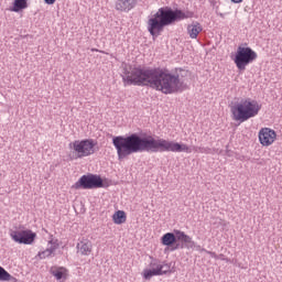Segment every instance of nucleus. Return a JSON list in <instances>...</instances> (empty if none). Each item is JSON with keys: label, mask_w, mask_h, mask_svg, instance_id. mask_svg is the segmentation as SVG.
<instances>
[{"label": "nucleus", "mask_w": 282, "mask_h": 282, "mask_svg": "<svg viewBox=\"0 0 282 282\" xmlns=\"http://www.w3.org/2000/svg\"><path fill=\"white\" fill-rule=\"evenodd\" d=\"M112 221L117 226L126 224L127 223V213L124 210L115 212V214L112 215Z\"/></svg>", "instance_id": "dca6fc26"}, {"label": "nucleus", "mask_w": 282, "mask_h": 282, "mask_svg": "<svg viewBox=\"0 0 282 282\" xmlns=\"http://www.w3.org/2000/svg\"><path fill=\"white\" fill-rule=\"evenodd\" d=\"M9 235L15 243L32 246L36 241V232L31 229L14 230L10 229Z\"/></svg>", "instance_id": "1a4fd4ad"}, {"label": "nucleus", "mask_w": 282, "mask_h": 282, "mask_svg": "<svg viewBox=\"0 0 282 282\" xmlns=\"http://www.w3.org/2000/svg\"><path fill=\"white\" fill-rule=\"evenodd\" d=\"M37 257H40V259H46V257H52V256L50 254V251L46 249L42 252H39Z\"/></svg>", "instance_id": "aec40b11"}, {"label": "nucleus", "mask_w": 282, "mask_h": 282, "mask_svg": "<svg viewBox=\"0 0 282 282\" xmlns=\"http://www.w3.org/2000/svg\"><path fill=\"white\" fill-rule=\"evenodd\" d=\"M218 259H220L221 261H226L227 263L230 261V259L226 258L224 253L218 254Z\"/></svg>", "instance_id": "b1692460"}, {"label": "nucleus", "mask_w": 282, "mask_h": 282, "mask_svg": "<svg viewBox=\"0 0 282 282\" xmlns=\"http://www.w3.org/2000/svg\"><path fill=\"white\" fill-rule=\"evenodd\" d=\"M44 3H46V6H54L56 0H44Z\"/></svg>", "instance_id": "393cba45"}, {"label": "nucleus", "mask_w": 282, "mask_h": 282, "mask_svg": "<svg viewBox=\"0 0 282 282\" xmlns=\"http://www.w3.org/2000/svg\"><path fill=\"white\" fill-rule=\"evenodd\" d=\"M48 252H50V254L52 256V254H54V252L56 251V248H54V247H51V248H48V249H46Z\"/></svg>", "instance_id": "a878e982"}, {"label": "nucleus", "mask_w": 282, "mask_h": 282, "mask_svg": "<svg viewBox=\"0 0 282 282\" xmlns=\"http://www.w3.org/2000/svg\"><path fill=\"white\" fill-rule=\"evenodd\" d=\"M138 6V0H117L115 8L118 12H131Z\"/></svg>", "instance_id": "f8f14e48"}, {"label": "nucleus", "mask_w": 282, "mask_h": 282, "mask_svg": "<svg viewBox=\"0 0 282 282\" xmlns=\"http://www.w3.org/2000/svg\"><path fill=\"white\" fill-rule=\"evenodd\" d=\"M50 273L55 276L56 281H67V269L65 267H52Z\"/></svg>", "instance_id": "ddd939ff"}, {"label": "nucleus", "mask_w": 282, "mask_h": 282, "mask_svg": "<svg viewBox=\"0 0 282 282\" xmlns=\"http://www.w3.org/2000/svg\"><path fill=\"white\" fill-rule=\"evenodd\" d=\"M98 142L94 139H83L76 140L69 143V149L75 151V154L70 156L72 160H78L83 158H89V155H94L96 151H99V148H96Z\"/></svg>", "instance_id": "0eeeda50"}, {"label": "nucleus", "mask_w": 282, "mask_h": 282, "mask_svg": "<svg viewBox=\"0 0 282 282\" xmlns=\"http://www.w3.org/2000/svg\"><path fill=\"white\" fill-rule=\"evenodd\" d=\"M163 270H166V268H170L169 264L163 265Z\"/></svg>", "instance_id": "cd10ccee"}, {"label": "nucleus", "mask_w": 282, "mask_h": 282, "mask_svg": "<svg viewBox=\"0 0 282 282\" xmlns=\"http://www.w3.org/2000/svg\"><path fill=\"white\" fill-rule=\"evenodd\" d=\"M112 144L117 151L118 160H127L133 153H191V148L184 143L153 138V135L142 137L138 132L129 135H118L112 138Z\"/></svg>", "instance_id": "f257e3e1"}, {"label": "nucleus", "mask_w": 282, "mask_h": 282, "mask_svg": "<svg viewBox=\"0 0 282 282\" xmlns=\"http://www.w3.org/2000/svg\"><path fill=\"white\" fill-rule=\"evenodd\" d=\"M194 17L195 12L193 11L162 7L148 20V32L153 39H158L164 32V28L175 25L180 21L193 19Z\"/></svg>", "instance_id": "7ed1b4c3"}, {"label": "nucleus", "mask_w": 282, "mask_h": 282, "mask_svg": "<svg viewBox=\"0 0 282 282\" xmlns=\"http://www.w3.org/2000/svg\"><path fill=\"white\" fill-rule=\"evenodd\" d=\"M199 153H210V148H198Z\"/></svg>", "instance_id": "5701e85b"}, {"label": "nucleus", "mask_w": 282, "mask_h": 282, "mask_svg": "<svg viewBox=\"0 0 282 282\" xmlns=\"http://www.w3.org/2000/svg\"><path fill=\"white\" fill-rule=\"evenodd\" d=\"M28 9V0H13V6L10 9L11 12H23Z\"/></svg>", "instance_id": "f3484780"}, {"label": "nucleus", "mask_w": 282, "mask_h": 282, "mask_svg": "<svg viewBox=\"0 0 282 282\" xmlns=\"http://www.w3.org/2000/svg\"><path fill=\"white\" fill-rule=\"evenodd\" d=\"M203 30H204V28L197 21H194L187 25V33L189 34V39H197V36H199V33Z\"/></svg>", "instance_id": "4468645a"}, {"label": "nucleus", "mask_w": 282, "mask_h": 282, "mask_svg": "<svg viewBox=\"0 0 282 282\" xmlns=\"http://www.w3.org/2000/svg\"><path fill=\"white\" fill-rule=\"evenodd\" d=\"M0 281L18 282L17 278L12 276L3 267L0 265Z\"/></svg>", "instance_id": "a211bd4d"}, {"label": "nucleus", "mask_w": 282, "mask_h": 282, "mask_svg": "<svg viewBox=\"0 0 282 282\" xmlns=\"http://www.w3.org/2000/svg\"><path fill=\"white\" fill-rule=\"evenodd\" d=\"M111 186V180L102 178L98 174H84L79 180L73 185L76 191H94L96 188H109Z\"/></svg>", "instance_id": "423d86ee"}, {"label": "nucleus", "mask_w": 282, "mask_h": 282, "mask_svg": "<svg viewBox=\"0 0 282 282\" xmlns=\"http://www.w3.org/2000/svg\"><path fill=\"white\" fill-rule=\"evenodd\" d=\"M243 0H231V3H242Z\"/></svg>", "instance_id": "bb28decb"}, {"label": "nucleus", "mask_w": 282, "mask_h": 282, "mask_svg": "<svg viewBox=\"0 0 282 282\" xmlns=\"http://www.w3.org/2000/svg\"><path fill=\"white\" fill-rule=\"evenodd\" d=\"M172 72L174 73V76H178V80L181 83H184V78H186V76H188V70H186L184 68H175Z\"/></svg>", "instance_id": "6ab92c4d"}, {"label": "nucleus", "mask_w": 282, "mask_h": 282, "mask_svg": "<svg viewBox=\"0 0 282 282\" xmlns=\"http://www.w3.org/2000/svg\"><path fill=\"white\" fill-rule=\"evenodd\" d=\"M259 142L262 147H270L274 144V140H276V131L270 128H262L258 134Z\"/></svg>", "instance_id": "9d476101"}, {"label": "nucleus", "mask_w": 282, "mask_h": 282, "mask_svg": "<svg viewBox=\"0 0 282 282\" xmlns=\"http://www.w3.org/2000/svg\"><path fill=\"white\" fill-rule=\"evenodd\" d=\"M257 57V52H254L252 47L238 46L236 53L231 55V61H234L239 72H246V67H248L250 63H254Z\"/></svg>", "instance_id": "6e6552de"}, {"label": "nucleus", "mask_w": 282, "mask_h": 282, "mask_svg": "<svg viewBox=\"0 0 282 282\" xmlns=\"http://www.w3.org/2000/svg\"><path fill=\"white\" fill-rule=\"evenodd\" d=\"M123 74L122 82L124 85L151 87V89L162 91L165 96H169V94H182L188 87L167 68L137 66L131 70L124 69Z\"/></svg>", "instance_id": "f03ea898"}, {"label": "nucleus", "mask_w": 282, "mask_h": 282, "mask_svg": "<svg viewBox=\"0 0 282 282\" xmlns=\"http://www.w3.org/2000/svg\"><path fill=\"white\" fill-rule=\"evenodd\" d=\"M77 250L80 252V254L87 256L91 253V241L89 240H82L79 243H77Z\"/></svg>", "instance_id": "2eb2a0df"}, {"label": "nucleus", "mask_w": 282, "mask_h": 282, "mask_svg": "<svg viewBox=\"0 0 282 282\" xmlns=\"http://www.w3.org/2000/svg\"><path fill=\"white\" fill-rule=\"evenodd\" d=\"M169 272H171V267H166V270H164V267H156V269H144L143 279L145 281H151L153 276H162V274H169Z\"/></svg>", "instance_id": "9b49d317"}, {"label": "nucleus", "mask_w": 282, "mask_h": 282, "mask_svg": "<svg viewBox=\"0 0 282 282\" xmlns=\"http://www.w3.org/2000/svg\"><path fill=\"white\" fill-rule=\"evenodd\" d=\"M158 267H161V268H164V264H160L158 263V260H153L151 263H150V268L152 269H158Z\"/></svg>", "instance_id": "412c9836"}, {"label": "nucleus", "mask_w": 282, "mask_h": 282, "mask_svg": "<svg viewBox=\"0 0 282 282\" xmlns=\"http://www.w3.org/2000/svg\"><path fill=\"white\" fill-rule=\"evenodd\" d=\"M203 252H206L207 254H209L213 259H219V256H217V253H215L214 251H208L206 249H203Z\"/></svg>", "instance_id": "4be33fe9"}, {"label": "nucleus", "mask_w": 282, "mask_h": 282, "mask_svg": "<svg viewBox=\"0 0 282 282\" xmlns=\"http://www.w3.org/2000/svg\"><path fill=\"white\" fill-rule=\"evenodd\" d=\"M162 246H165L167 250L171 252H175V250H193L195 248V242L193 238L186 232L174 229L173 232H166L161 237Z\"/></svg>", "instance_id": "39448f33"}, {"label": "nucleus", "mask_w": 282, "mask_h": 282, "mask_svg": "<svg viewBox=\"0 0 282 282\" xmlns=\"http://www.w3.org/2000/svg\"><path fill=\"white\" fill-rule=\"evenodd\" d=\"M219 17H221V19H224V13H220Z\"/></svg>", "instance_id": "c85d7f7f"}, {"label": "nucleus", "mask_w": 282, "mask_h": 282, "mask_svg": "<svg viewBox=\"0 0 282 282\" xmlns=\"http://www.w3.org/2000/svg\"><path fill=\"white\" fill-rule=\"evenodd\" d=\"M230 111L232 120L241 124V122H248L251 118L259 116L261 104L254 99L246 98L230 106Z\"/></svg>", "instance_id": "20e7f679"}]
</instances>
